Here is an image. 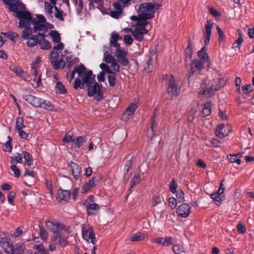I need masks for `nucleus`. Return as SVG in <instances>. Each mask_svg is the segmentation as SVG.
Here are the masks:
<instances>
[{"mask_svg": "<svg viewBox=\"0 0 254 254\" xmlns=\"http://www.w3.org/2000/svg\"><path fill=\"white\" fill-rule=\"evenodd\" d=\"M85 66L83 64L79 65H76L73 70L66 74L67 79L69 82H71L74 77L75 73L78 74V77L76 78L74 82V88L75 89L78 88H83L84 84H92L95 80V75L93 74L92 70H90L85 71Z\"/></svg>", "mask_w": 254, "mask_h": 254, "instance_id": "obj_1", "label": "nucleus"}, {"mask_svg": "<svg viewBox=\"0 0 254 254\" xmlns=\"http://www.w3.org/2000/svg\"><path fill=\"white\" fill-rule=\"evenodd\" d=\"M23 98L34 107L42 108L49 111L53 110L54 107L51 102L42 98L30 94L23 95Z\"/></svg>", "mask_w": 254, "mask_h": 254, "instance_id": "obj_2", "label": "nucleus"}, {"mask_svg": "<svg viewBox=\"0 0 254 254\" xmlns=\"http://www.w3.org/2000/svg\"><path fill=\"white\" fill-rule=\"evenodd\" d=\"M155 5L151 2H145L139 5L138 13L140 17L151 19L154 17Z\"/></svg>", "mask_w": 254, "mask_h": 254, "instance_id": "obj_3", "label": "nucleus"}, {"mask_svg": "<svg viewBox=\"0 0 254 254\" xmlns=\"http://www.w3.org/2000/svg\"><path fill=\"white\" fill-rule=\"evenodd\" d=\"M92 84H87L88 95L90 97L94 96V98L97 101H100L103 98V89L101 84H99L97 82L93 83Z\"/></svg>", "mask_w": 254, "mask_h": 254, "instance_id": "obj_4", "label": "nucleus"}, {"mask_svg": "<svg viewBox=\"0 0 254 254\" xmlns=\"http://www.w3.org/2000/svg\"><path fill=\"white\" fill-rule=\"evenodd\" d=\"M15 16L19 19V28H23L25 27H29L30 24H32V17L29 11L20 10L15 14Z\"/></svg>", "mask_w": 254, "mask_h": 254, "instance_id": "obj_5", "label": "nucleus"}, {"mask_svg": "<svg viewBox=\"0 0 254 254\" xmlns=\"http://www.w3.org/2000/svg\"><path fill=\"white\" fill-rule=\"evenodd\" d=\"M216 85L213 83L209 87L204 88V85H201V90L199 91V94L202 95H211L216 90H218L222 87L224 86L227 81L224 78H219L214 81Z\"/></svg>", "mask_w": 254, "mask_h": 254, "instance_id": "obj_6", "label": "nucleus"}, {"mask_svg": "<svg viewBox=\"0 0 254 254\" xmlns=\"http://www.w3.org/2000/svg\"><path fill=\"white\" fill-rule=\"evenodd\" d=\"M68 233V231L66 228L59 234H56V235H53L51 238V242L52 245L59 244L62 247L66 246L68 244L67 241L68 236L66 235Z\"/></svg>", "mask_w": 254, "mask_h": 254, "instance_id": "obj_7", "label": "nucleus"}, {"mask_svg": "<svg viewBox=\"0 0 254 254\" xmlns=\"http://www.w3.org/2000/svg\"><path fill=\"white\" fill-rule=\"evenodd\" d=\"M180 92V87L176 83L174 75H171L169 79L167 93L171 98L178 97Z\"/></svg>", "mask_w": 254, "mask_h": 254, "instance_id": "obj_8", "label": "nucleus"}, {"mask_svg": "<svg viewBox=\"0 0 254 254\" xmlns=\"http://www.w3.org/2000/svg\"><path fill=\"white\" fill-rule=\"evenodd\" d=\"M45 226L50 231L52 232L53 235H56L66 229V226L63 224L50 221H47L45 222Z\"/></svg>", "mask_w": 254, "mask_h": 254, "instance_id": "obj_9", "label": "nucleus"}, {"mask_svg": "<svg viewBox=\"0 0 254 254\" xmlns=\"http://www.w3.org/2000/svg\"><path fill=\"white\" fill-rule=\"evenodd\" d=\"M82 237L87 241H91L92 244H94L95 240V235L93 230L91 227L88 225L83 224L82 226Z\"/></svg>", "mask_w": 254, "mask_h": 254, "instance_id": "obj_10", "label": "nucleus"}, {"mask_svg": "<svg viewBox=\"0 0 254 254\" xmlns=\"http://www.w3.org/2000/svg\"><path fill=\"white\" fill-rule=\"evenodd\" d=\"M94 197L93 195H89L87 198L83 201V205L86 208L87 213L90 215L91 213L90 210H99L100 206L95 203L94 200Z\"/></svg>", "mask_w": 254, "mask_h": 254, "instance_id": "obj_11", "label": "nucleus"}, {"mask_svg": "<svg viewBox=\"0 0 254 254\" xmlns=\"http://www.w3.org/2000/svg\"><path fill=\"white\" fill-rule=\"evenodd\" d=\"M137 108V102L135 101L131 102L123 114L122 120L124 122L128 121L131 118Z\"/></svg>", "mask_w": 254, "mask_h": 254, "instance_id": "obj_12", "label": "nucleus"}, {"mask_svg": "<svg viewBox=\"0 0 254 254\" xmlns=\"http://www.w3.org/2000/svg\"><path fill=\"white\" fill-rule=\"evenodd\" d=\"M231 131L232 128L230 126L221 124L216 128L215 133L218 137L222 138L227 136Z\"/></svg>", "mask_w": 254, "mask_h": 254, "instance_id": "obj_13", "label": "nucleus"}, {"mask_svg": "<svg viewBox=\"0 0 254 254\" xmlns=\"http://www.w3.org/2000/svg\"><path fill=\"white\" fill-rule=\"evenodd\" d=\"M205 64L199 60H194L191 64V67L188 74L189 77H191L194 73L199 72L203 68V65Z\"/></svg>", "mask_w": 254, "mask_h": 254, "instance_id": "obj_14", "label": "nucleus"}, {"mask_svg": "<svg viewBox=\"0 0 254 254\" xmlns=\"http://www.w3.org/2000/svg\"><path fill=\"white\" fill-rule=\"evenodd\" d=\"M191 207L187 203L180 205L177 209V214L182 218L187 217L190 211Z\"/></svg>", "mask_w": 254, "mask_h": 254, "instance_id": "obj_15", "label": "nucleus"}, {"mask_svg": "<svg viewBox=\"0 0 254 254\" xmlns=\"http://www.w3.org/2000/svg\"><path fill=\"white\" fill-rule=\"evenodd\" d=\"M147 30L144 27H137L131 31L132 35L135 39L139 42L142 41L144 35L147 34Z\"/></svg>", "mask_w": 254, "mask_h": 254, "instance_id": "obj_16", "label": "nucleus"}, {"mask_svg": "<svg viewBox=\"0 0 254 254\" xmlns=\"http://www.w3.org/2000/svg\"><path fill=\"white\" fill-rule=\"evenodd\" d=\"M68 165L72 171V175L74 179L77 180L81 175L82 171L81 167L78 164L73 161L69 162Z\"/></svg>", "mask_w": 254, "mask_h": 254, "instance_id": "obj_17", "label": "nucleus"}, {"mask_svg": "<svg viewBox=\"0 0 254 254\" xmlns=\"http://www.w3.org/2000/svg\"><path fill=\"white\" fill-rule=\"evenodd\" d=\"M0 247L8 254H12L14 246L9 243L5 238H1L0 240Z\"/></svg>", "mask_w": 254, "mask_h": 254, "instance_id": "obj_18", "label": "nucleus"}, {"mask_svg": "<svg viewBox=\"0 0 254 254\" xmlns=\"http://www.w3.org/2000/svg\"><path fill=\"white\" fill-rule=\"evenodd\" d=\"M212 28V24L208 21H207L206 24L205 25V30L203 33V36L205 38V45H207L210 41V39L211 35V30Z\"/></svg>", "mask_w": 254, "mask_h": 254, "instance_id": "obj_19", "label": "nucleus"}, {"mask_svg": "<svg viewBox=\"0 0 254 254\" xmlns=\"http://www.w3.org/2000/svg\"><path fill=\"white\" fill-rule=\"evenodd\" d=\"M71 192L69 190L60 189L58 190L56 198L58 201H67L69 199Z\"/></svg>", "mask_w": 254, "mask_h": 254, "instance_id": "obj_20", "label": "nucleus"}, {"mask_svg": "<svg viewBox=\"0 0 254 254\" xmlns=\"http://www.w3.org/2000/svg\"><path fill=\"white\" fill-rule=\"evenodd\" d=\"M122 37L116 32H113L110 39V44L115 48V50L121 48L119 41L122 40Z\"/></svg>", "mask_w": 254, "mask_h": 254, "instance_id": "obj_21", "label": "nucleus"}, {"mask_svg": "<svg viewBox=\"0 0 254 254\" xmlns=\"http://www.w3.org/2000/svg\"><path fill=\"white\" fill-rule=\"evenodd\" d=\"M98 181L95 177H93L88 182H86L82 186L81 191L82 193L88 192L91 189L94 187L97 184Z\"/></svg>", "mask_w": 254, "mask_h": 254, "instance_id": "obj_22", "label": "nucleus"}, {"mask_svg": "<svg viewBox=\"0 0 254 254\" xmlns=\"http://www.w3.org/2000/svg\"><path fill=\"white\" fill-rule=\"evenodd\" d=\"M33 25V32L36 33L37 32H47L48 31V27L44 23H40L39 22H36V19H33L32 21Z\"/></svg>", "mask_w": 254, "mask_h": 254, "instance_id": "obj_23", "label": "nucleus"}, {"mask_svg": "<svg viewBox=\"0 0 254 254\" xmlns=\"http://www.w3.org/2000/svg\"><path fill=\"white\" fill-rule=\"evenodd\" d=\"M156 63V58L155 56L153 57V56L150 57L147 61L146 64L144 66V70L147 72H150L155 67Z\"/></svg>", "mask_w": 254, "mask_h": 254, "instance_id": "obj_24", "label": "nucleus"}, {"mask_svg": "<svg viewBox=\"0 0 254 254\" xmlns=\"http://www.w3.org/2000/svg\"><path fill=\"white\" fill-rule=\"evenodd\" d=\"M197 56L199 61L207 63V65L209 66L210 62L209 58L207 54L206 53L205 47H203L200 51L197 52Z\"/></svg>", "mask_w": 254, "mask_h": 254, "instance_id": "obj_25", "label": "nucleus"}, {"mask_svg": "<svg viewBox=\"0 0 254 254\" xmlns=\"http://www.w3.org/2000/svg\"><path fill=\"white\" fill-rule=\"evenodd\" d=\"M31 73L34 76L33 80L36 83V87H39L41 84V74L39 72V69L31 68Z\"/></svg>", "mask_w": 254, "mask_h": 254, "instance_id": "obj_26", "label": "nucleus"}, {"mask_svg": "<svg viewBox=\"0 0 254 254\" xmlns=\"http://www.w3.org/2000/svg\"><path fill=\"white\" fill-rule=\"evenodd\" d=\"M66 67L70 68L71 66L79 62V59L74 57L72 55L69 54L65 57Z\"/></svg>", "mask_w": 254, "mask_h": 254, "instance_id": "obj_27", "label": "nucleus"}, {"mask_svg": "<svg viewBox=\"0 0 254 254\" xmlns=\"http://www.w3.org/2000/svg\"><path fill=\"white\" fill-rule=\"evenodd\" d=\"M147 238V236L142 232H137L132 235L130 240L132 242H138L145 240Z\"/></svg>", "mask_w": 254, "mask_h": 254, "instance_id": "obj_28", "label": "nucleus"}, {"mask_svg": "<svg viewBox=\"0 0 254 254\" xmlns=\"http://www.w3.org/2000/svg\"><path fill=\"white\" fill-rule=\"evenodd\" d=\"M34 248L36 250L35 254H48V251L40 242H36Z\"/></svg>", "mask_w": 254, "mask_h": 254, "instance_id": "obj_29", "label": "nucleus"}, {"mask_svg": "<svg viewBox=\"0 0 254 254\" xmlns=\"http://www.w3.org/2000/svg\"><path fill=\"white\" fill-rule=\"evenodd\" d=\"M10 8L11 11L15 12V14H16L17 12L20 10H18V9H20L23 10L25 9V6L22 3L17 2L16 3H12L10 5Z\"/></svg>", "mask_w": 254, "mask_h": 254, "instance_id": "obj_30", "label": "nucleus"}, {"mask_svg": "<svg viewBox=\"0 0 254 254\" xmlns=\"http://www.w3.org/2000/svg\"><path fill=\"white\" fill-rule=\"evenodd\" d=\"M87 139L85 136H78L76 137L73 142L74 143L76 147H80L83 145L86 142Z\"/></svg>", "mask_w": 254, "mask_h": 254, "instance_id": "obj_31", "label": "nucleus"}, {"mask_svg": "<svg viewBox=\"0 0 254 254\" xmlns=\"http://www.w3.org/2000/svg\"><path fill=\"white\" fill-rule=\"evenodd\" d=\"M238 37L233 44L234 48H241V45L243 42V33L240 29L237 30Z\"/></svg>", "mask_w": 254, "mask_h": 254, "instance_id": "obj_32", "label": "nucleus"}, {"mask_svg": "<svg viewBox=\"0 0 254 254\" xmlns=\"http://www.w3.org/2000/svg\"><path fill=\"white\" fill-rule=\"evenodd\" d=\"M27 46L29 47H32L39 43V40L38 36L36 35H32L26 39Z\"/></svg>", "mask_w": 254, "mask_h": 254, "instance_id": "obj_33", "label": "nucleus"}, {"mask_svg": "<svg viewBox=\"0 0 254 254\" xmlns=\"http://www.w3.org/2000/svg\"><path fill=\"white\" fill-rule=\"evenodd\" d=\"M40 48L42 50H49L51 48V44L50 42L45 39V38H42L39 42Z\"/></svg>", "mask_w": 254, "mask_h": 254, "instance_id": "obj_34", "label": "nucleus"}, {"mask_svg": "<svg viewBox=\"0 0 254 254\" xmlns=\"http://www.w3.org/2000/svg\"><path fill=\"white\" fill-rule=\"evenodd\" d=\"M24 250V246L23 244L19 242L16 245V248L14 249L13 247V250L12 251V254H23Z\"/></svg>", "mask_w": 254, "mask_h": 254, "instance_id": "obj_35", "label": "nucleus"}, {"mask_svg": "<svg viewBox=\"0 0 254 254\" xmlns=\"http://www.w3.org/2000/svg\"><path fill=\"white\" fill-rule=\"evenodd\" d=\"M50 36H51L52 41L55 43L59 42L61 40L60 34L57 31H51L50 33Z\"/></svg>", "mask_w": 254, "mask_h": 254, "instance_id": "obj_36", "label": "nucleus"}, {"mask_svg": "<svg viewBox=\"0 0 254 254\" xmlns=\"http://www.w3.org/2000/svg\"><path fill=\"white\" fill-rule=\"evenodd\" d=\"M211 103L207 102L203 104L202 114L204 116H208L211 113Z\"/></svg>", "mask_w": 254, "mask_h": 254, "instance_id": "obj_37", "label": "nucleus"}, {"mask_svg": "<svg viewBox=\"0 0 254 254\" xmlns=\"http://www.w3.org/2000/svg\"><path fill=\"white\" fill-rule=\"evenodd\" d=\"M39 234L43 241H46L48 240L49 234L43 226H39Z\"/></svg>", "mask_w": 254, "mask_h": 254, "instance_id": "obj_38", "label": "nucleus"}, {"mask_svg": "<svg viewBox=\"0 0 254 254\" xmlns=\"http://www.w3.org/2000/svg\"><path fill=\"white\" fill-rule=\"evenodd\" d=\"M140 181V176L138 173L135 174L133 177L131 179L130 181V187L129 190H130L137 184H138Z\"/></svg>", "mask_w": 254, "mask_h": 254, "instance_id": "obj_39", "label": "nucleus"}, {"mask_svg": "<svg viewBox=\"0 0 254 254\" xmlns=\"http://www.w3.org/2000/svg\"><path fill=\"white\" fill-rule=\"evenodd\" d=\"M25 126L24 124V119L21 117H18L16 119L15 129L17 130L22 129Z\"/></svg>", "mask_w": 254, "mask_h": 254, "instance_id": "obj_40", "label": "nucleus"}, {"mask_svg": "<svg viewBox=\"0 0 254 254\" xmlns=\"http://www.w3.org/2000/svg\"><path fill=\"white\" fill-rule=\"evenodd\" d=\"M56 92L59 94H64L66 90L65 86L60 81H57L56 86Z\"/></svg>", "mask_w": 254, "mask_h": 254, "instance_id": "obj_41", "label": "nucleus"}, {"mask_svg": "<svg viewBox=\"0 0 254 254\" xmlns=\"http://www.w3.org/2000/svg\"><path fill=\"white\" fill-rule=\"evenodd\" d=\"M108 76V81L109 85L111 87H114L116 84V73L113 71L112 73H109Z\"/></svg>", "mask_w": 254, "mask_h": 254, "instance_id": "obj_42", "label": "nucleus"}, {"mask_svg": "<svg viewBox=\"0 0 254 254\" xmlns=\"http://www.w3.org/2000/svg\"><path fill=\"white\" fill-rule=\"evenodd\" d=\"M25 29L22 31V37L24 39H27L28 38V36L31 35L33 30L31 28V26L29 27H25Z\"/></svg>", "mask_w": 254, "mask_h": 254, "instance_id": "obj_43", "label": "nucleus"}, {"mask_svg": "<svg viewBox=\"0 0 254 254\" xmlns=\"http://www.w3.org/2000/svg\"><path fill=\"white\" fill-rule=\"evenodd\" d=\"M74 138L73 137V133L71 131H68L63 139L64 142H73Z\"/></svg>", "mask_w": 254, "mask_h": 254, "instance_id": "obj_44", "label": "nucleus"}, {"mask_svg": "<svg viewBox=\"0 0 254 254\" xmlns=\"http://www.w3.org/2000/svg\"><path fill=\"white\" fill-rule=\"evenodd\" d=\"M227 159L231 163H236L237 164L240 165L241 161L239 158H237L236 155L233 154H229L227 156Z\"/></svg>", "mask_w": 254, "mask_h": 254, "instance_id": "obj_45", "label": "nucleus"}, {"mask_svg": "<svg viewBox=\"0 0 254 254\" xmlns=\"http://www.w3.org/2000/svg\"><path fill=\"white\" fill-rule=\"evenodd\" d=\"M127 55L121 56L117 58L118 62L124 66H127L129 64V61L127 58Z\"/></svg>", "mask_w": 254, "mask_h": 254, "instance_id": "obj_46", "label": "nucleus"}, {"mask_svg": "<svg viewBox=\"0 0 254 254\" xmlns=\"http://www.w3.org/2000/svg\"><path fill=\"white\" fill-rule=\"evenodd\" d=\"M164 240L163 246L165 247L170 246L175 242V239L171 237H164Z\"/></svg>", "mask_w": 254, "mask_h": 254, "instance_id": "obj_47", "label": "nucleus"}, {"mask_svg": "<svg viewBox=\"0 0 254 254\" xmlns=\"http://www.w3.org/2000/svg\"><path fill=\"white\" fill-rule=\"evenodd\" d=\"M173 251L176 254H181L184 252V247L180 244L174 245Z\"/></svg>", "mask_w": 254, "mask_h": 254, "instance_id": "obj_48", "label": "nucleus"}, {"mask_svg": "<svg viewBox=\"0 0 254 254\" xmlns=\"http://www.w3.org/2000/svg\"><path fill=\"white\" fill-rule=\"evenodd\" d=\"M54 66L55 69L63 68L65 66V62L63 59H60L57 61L55 64H52Z\"/></svg>", "mask_w": 254, "mask_h": 254, "instance_id": "obj_49", "label": "nucleus"}, {"mask_svg": "<svg viewBox=\"0 0 254 254\" xmlns=\"http://www.w3.org/2000/svg\"><path fill=\"white\" fill-rule=\"evenodd\" d=\"M7 138L8 140L3 145V150L10 152L12 147L11 145L12 138L9 136H7Z\"/></svg>", "mask_w": 254, "mask_h": 254, "instance_id": "obj_50", "label": "nucleus"}, {"mask_svg": "<svg viewBox=\"0 0 254 254\" xmlns=\"http://www.w3.org/2000/svg\"><path fill=\"white\" fill-rule=\"evenodd\" d=\"M54 8L55 10V17L61 21H64V17L63 16V11L59 9L57 6H55Z\"/></svg>", "mask_w": 254, "mask_h": 254, "instance_id": "obj_51", "label": "nucleus"}, {"mask_svg": "<svg viewBox=\"0 0 254 254\" xmlns=\"http://www.w3.org/2000/svg\"><path fill=\"white\" fill-rule=\"evenodd\" d=\"M53 6L49 2H45L44 3V9L48 15H51L53 12Z\"/></svg>", "mask_w": 254, "mask_h": 254, "instance_id": "obj_52", "label": "nucleus"}, {"mask_svg": "<svg viewBox=\"0 0 254 254\" xmlns=\"http://www.w3.org/2000/svg\"><path fill=\"white\" fill-rule=\"evenodd\" d=\"M59 57V53L56 51H53L50 54V61L52 65L57 62Z\"/></svg>", "mask_w": 254, "mask_h": 254, "instance_id": "obj_53", "label": "nucleus"}, {"mask_svg": "<svg viewBox=\"0 0 254 254\" xmlns=\"http://www.w3.org/2000/svg\"><path fill=\"white\" fill-rule=\"evenodd\" d=\"M115 56L116 58L119 57L121 56L127 55V51L123 48H120L115 50Z\"/></svg>", "mask_w": 254, "mask_h": 254, "instance_id": "obj_54", "label": "nucleus"}, {"mask_svg": "<svg viewBox=\"0 0 254 254\" xmlns=\"http://www.w3.org/2000/svg\"><path fill=\"white\" fill-rule=\"evenodd\" d=\"M220 195L218 193H215L211 195V198L214 200V203L218 205H220L222 202V199Z\"/></svg>", "mask_w": 254, "mask_h": 254, "instance_id": "obj_55", "label": "nucleus"}, {"mask_svg": "<svg viewBox=\"0 0 254 254\" xmlns=\"http://www.w3.org/2000/svg\"><path fill=\"white\" fill-rule=\"evenodd\" d=\"M103 60L105 62L108 64H111L115 61L111 54H104Z\"/></svg>", "mask_w": 254, "mask_h": 254, "instance_id": "obj_56", "label": "nucleus"}, {"mask_svg": "<svg viewBox=\"0 0 254 254\" xmlns=\"http://www.w3.org/2000/svg\"><path fill=\"white\" fill-rule=\"evenodd\" d=\"M139 19L138 21L136 22L137 25L139 27H144L146 26L149 22L147 21V18H141L139 16Z\"/></svg>", "mask_w": 254, "mask_h": 254, "instance_id": "obj_57", "label": "nucleus"}, {"mask_svg": "<svg viewBox=\"0 0 254 254\" xmlns=\"http://www.w3.org/2000/svg\"><path fill=\"white\" fill-rule=\"evenodd\" d=\"M23 233V228L18 227L13 232V234L11 235V237L12 238H15L18 237Z\"/></svg>", "mask_w": 254, "mask_h": 254, "instance_id": "obj_58", "label": "nucleus"}, {"mask_svg": "<svg viewBox=\"0 0 254 254\" xmlns=\"http://www.w3.org/2000/svg\"><path fill=\"white\" fill-rule=\"evenodd\" d=\"M100 67L104 71V72L107 73H112V70L110 68L109 66L105 63H102L100 64Z\"/></svg>", "mask_w": 254, "mask_h": 254, "instance_id": "obj_59", "label": "nucleus"}, {"mask_svg": "<svg viewBox=\"0 0 254 254\" xmlns=\"http://www.w3.org/2000/svg\"><path fill=\"white\" fill-rule=\"evenodd\" d=\"M41 62V58L37 57L35 61L32 63L31 64V68L32 69H39L40 67V63Z\"/></svg>", "mask_w": 254, "mask_h": 254, "instance_id": "obj_60", "label": "nucleus"}, {"mask_svg": "<svg viewBox=\"0 0 254 254\" xmlns=\"http://www.w3.org/2000/svg\"><path fill=\"white\" fill-rule=\"evenodd\" d=\"M4 35L12 41H14L15 38L19 37V35L16 33L13 32H6L4 33Z\"/></svg>", "mask_w": 254, "mask_h": 254, "instance_id": "obj_61", "label": "nucleus"}, {"mask_svg": "<svg viewBox=\"0 0 254 254\" xmlns=\"http://www.w3.org/2000/svg\"><path fill=\"white\" fill-rule=\"evenodd\" d=\"M252 87L250 84H245L242 86V91L244 94H247L252 91Z\"/></svg>", "mask_w": 254, "mask_h": 254, "instance_id": "obj_62", "label": "nucleus"}, {"mask_svg": "<svg viewBox=\"0 0 254 254\" xmlns=\"http://www.w3.org/2000/svg\"><path fill=\"white\" fill-rule=\"evenodd\" d=\"M170 190L172 193H175L177 192V185L175 182V179L172 180L171 183L169 185Z\"/></svg>", "mask_w": 254, "mask_h": 254, "instance_id": "obj_63", "label": "nucleus"}, {"mask_svg": "<svg viewBox=\"0 0 254 254\" xmlns=\"http://www.w3.org/2000/svg\"><path fill=\"white\" fill-rule=\"evenodd\" d=\"M111 65V68L112 69V71L115 72H120V66L119 64L116 62V61H114L112 63Z\"/></svg>", "mask_w": 254, "mask_h": 254, "instance_id": "obj_64", "label": "nucleus"}]
</instances>
